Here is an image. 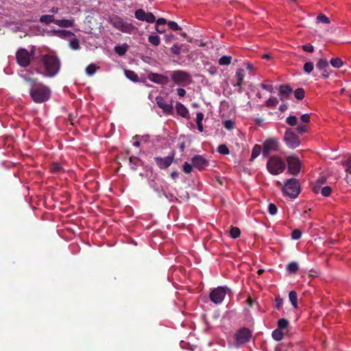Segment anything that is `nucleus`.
Listing matches in <instances>:
<instances>
[{"instance_id":"47","label":"nucleus","mask_w":351,"mask_h":351,"mask_svg":"<svg viewBox=\"0 0 351 351\" xmlns=\"http://www.w3.org/2000/svg\"><path fill=\"white\" fill-rule=\"evenodd\" d=\"M332 192V189L330 186H326L321 189V193L324 197H328Z\"/></svg>"},{"instance_id":"45","label":"nucleus","mask_w":351,"mask_h":351,"mask_svg":"<svg viewBox=\"0 0 351 351\" xmlns=\"http://www.w3.org/2000/svg\"><path fill=\"white\" fill-rule=\"evenodd\" d=\"M70 47L73 50H77L80 49V43L77 38H73L69 42Z\"/></svg>"},{"instance_id":"39","label":"nucleus","mask_w":351,"mask_h":351,"mask_svg":"<svg viewBox=\"0 0 351 351\" xmlns=\"http://www.w3.org/2000/svg\"><path fill=\"white\" fill-rule=\"evenodd\" d=\"M286 123L290 126H295L298 123V118L294 115H290L286 119Z\"/></svg>"},{"instance_id":"31","label":"nucleus","mask_w":351,"mask_h":351,"mask_svg":"<svg viewBox=\"0 0 351 351\" xmlns=\"http://www.w3.org/2000/svg\"><path fill=\"white\" fill-rule=\"evenodd\" d=\"M262 151V147L260 145H255L252 151L251 160L257 158Z\"/></svg>"},{"instance_id":"17","label":"nucleus","mask_w":351,"mask_h":351,"mask_svg":"<svg viewBox=\"0 0 351 351\" xmlns=\"http://www.w3.org/2000/svg\"><path fill=\"white\" fill-rule=\"evenodd\" d=\"M316 67L319 70L322 71V77L323 78H328L330 75V69L328 62L326 59H320L317 64Z\"/></svg>"},{"instance_id":"30","label":"nucleus","mask_w":351,"mask_h":351,"mask_svg":"<svg viewBox=\"0 0 351 351\" xmlns=\"http://www.w3.org/2000/svg\"><path fill=\"white\" fill-rule=\"evenodd\" d=\"M272 338L276 341H280L284 337V332L282 330L276 328L271 333Z\"/></svg>"},{"instance_id":"21","label":"nucleus","mask_w":351,"mask_h":351,"mask_svg":"<svg viewBox=\"0 0 351 351\" xmlns=\"http://www.w3.org/2000/svg\"><path fill=\"white\" fill-rule=\"evenodd\" d=\"M299 264L295 261L288 263L286 266V271L290 274H295L299 270Z\"/></svg>"},{"instance_id":"7","label":"nucleus","mask_w":351,"mask_h":351,"mask_svg":"<svg viewBox=\"0 0 351 351\" xmlns=\"http://www.w3.org/2000/svg\"><path fill=\"white\" fill-rule=\"evenodd\" d=\"M16 62L22 67H27L33 60L29 51L25 48H20L16 51Z\"/></svg>"},{"instance_id":"46","label":"nucleus","mask_w":351,"mask_h":351,"mask_svg":"<svg viewBox=\"0 0 351 351\" xmlns=\"http://www.w3.org/2000/svg\"><path fill=\"white\" fill-rule=\"evenodd\" d=\"M314 68L313 63L312 62H306L304 65V71L306 73H310L313 71Z\"/></svg>"},{"instance_id":"42","label":"nucleus","mask_w":351,"mask_h":351,"mask_svg":"<svg viewBox=\"0 0 351 351\" xmlns=\"http://www.w3.org/2000/svg\"><path fill=\"white\" fill-rule=\"evenodd\" d=\"M217 152L219 154H223V155H227V154H228L230 153L229 149L224 144H221V145L218 146Z\"/></svg>"},{"instance_id":"38","label":"nucleus","mask_w":351,"mask_h":351,"mask_svg":"<svg viewBox=\"0 0 351 351\" xmlns=\"http://www.w3.org/2000/svg\"><path fill=\"white\" fill-rule=\"evenodd\" d=\"M149 42L154 46H158L160 43V39L158 36L156 35H150L148 37Z\"/></svg>"},{"instance_id":"19","label":"nucleus","mask_w":351,"mask_h":351,"mask_svg":"<svg viewBox=\"0 0 351 351\" xmlns=\"http://www.w3.org/2000/svg\"><path fill=\"white\" fill-rule=\"evenodd\" d=\"M292 92L293 89L288 84L280 85L279 87V95L282 101L287 99Z\"/></svg>"},{"instance_id":"28","label":"nucleus","mask_w":351,"mask_h":351,"mask_svg":"<svg viewBox=\"0 0 351 351\" xmlns=\"http://www.w3.org/2000/svg\"><path fill=\"white\" fill-rule=\"evenodd\" d=\"M167 23L166 19L163 18H160L156 21V30L159 34H162L165 32V29H160V26H165Z\"/></svg>"},{"instance_id":"29","label":"nucleus","mask_w":351,"mask_h":351,"mask_svg":"<svg viewBox=\"0 0 351 351\" xmlns=\"http://www.w3.org/2000/svg\"><path fill=\"white\" fill-rule=\"evenodd\" d=\"M125 75L132 82H136L139 80L138 75L134 71L125 70Z\"/></svg>"},{"instance_id":"60","label":"nucleus","mask_w":351,"mask_h":351,"mask_svg":"<svg viewBox=\"0 0 351 351\" xmlns=\"http://www.w3.org/2000/svg\"><path fill=\"white\" fill-rule=\"evenodd\" d=\"M322 188V185L316 182L315 185L313 188V191L315 193H318L319 191L321 192Z\"/></svg>"},{"instance_id":"36","label":"nucleus","mask_w":351,"mask_h":351,"mask_svg":"<svg viewBox=\"0 0 351 351\" xmlns=\"http://www.w3.org/2000/svg\"><path fill=\"white\" fill-rule=\"evenodd\" d=\"M294 96L298 100H302L305 96L304 89L302 88H298L294 91Z\"/></svg>"},{"instance_id":"1","label":"nucleus","mask_w":351,"mask_h":351,"mask_svg":"<svg viewBox=\"0 0 351 351\" xmlns=\"http://www.w3.org/2000/svg\"><path fill=\"white\" fill-rule=\"evenodd\" d=\"M24 82L28 85L29 93L34 103L40 104L48 101L51 95L50 88L36 78L22 76Z\"/></svg>"},{"instance_id":"37","label":"nucleus","mask_w":351,"mask_h":351,"mask_svg":"<svg viewBox=\"0 0 351 351\" xmlns=\"http://www.w3.org/2000/svg\"><path fill=\"white\" fill-rule=\"evenodd\" d=\"M230 234L232 238L237 239L240 237L241 230L237 227L231 226Z\"/></svg>"},{"instance_id":"27","label":"nucleus","mask_w":351,"mask_h":351,"mask_svg":"<svg viewBox=\"0 0 351 351\" xmlns=\"http://www.w3.org/2000/svg\"><path fill=\"white\" fill-rule=\"evenodd\" d=\"M289 300L295 308H298V295L295 291H291L289 293Z\"/></svg>"},{"instance_id":"32","label":"nucleus","mask_w":351,"mask_h":351,"mask_svg":"<svg viewBox=\"0 0 351 351\" xmlns=\"http://www.w3.org/2000/svg\"><path fill=\"white\" fill-rule=\"evenodd\" d=\"M130 165L131 166V169L135 170L138 166L141 164V160L135 156H130L129 158Z\"/></svg>"},{"instance_id":"41","label":"nucleus","mask_w":351,"mask_h":351,"mask_svg":"<svg viewBox=\"0 0 351 351\" xmlns=\"http://www.w3.org/2000/svg\"><path fill=\"white\" fill-rule=\"evenodd\" d=\"M278 104V99L275 97H271L266 101V106L269 107H276Z\"/></svg>"},{"instance_id":"24","label":"nucleus","mask_w":351,"mask_h":351,"mask_svg":"<svg viewBox=\"0 0 351 351\" xmlns=\"http://www.w3.org/2000/svg\"><path fill=\"white\" fill-rule=\"evenodd\" d=\"M56 24L62 27H73L74 22H73V21H70L68 19H61V20H56Z\"/></svg>"},{"instance_id":"14","label":"nucleus","mask_w":351,"mask_h":351,"mask_svg":"<svg viewBox=\"0 0 351 351\" xmlns=\"http://www.w3.org/2000/svg\"><path fill=\"white\" fill-rule=\"evenodd\" d=\"M147 78L151 82L160 85H166L169 82V77L167 76L155 73H149Z\"/></svg>"},{"instance_id":"52","label":"nucleus","mask_w":351,"mask_h":351,"mask_svg":"<svg viewBox=\"0 0 351 351\" xmlns=\"http://www.w3.org/2000/svg\"><path fill=\"white\" fill-rule=\"evenodd\" d=\"M268 210L271 215H275L277 213L278 208L274 204L270 203L268 206Z\"/></svg>"},{"instance_id":"58","label":"nucleus","mask_w":351,"mask_h":351,"mask_svg":"<svg viewBox=\"0 0 351 351\" xmlns=\"http://www.w3.org/2000/svg\"><path fill=\"white\" fill-rule=\"evenodd\" d=\"M261 88L264 90H266L270 93L273 92L274 88L271 84H262L261 85Z\"/></svg>"},{"instance_id":"54","label":"nucleus","mask_w":351,"mask_h":351,"mask_svg":"<svg viewBox=\"0 0 351 351\" xmlns=\"http://www.w3.org/2000/svg\"><path fill=\"white\" fill-rule=\"evenodd\" d=\"M171 51L176 55H179L181 53V47L178 45H173L171 48Z\"/></svg>"},{"instance_id":"9","label":"nucleus","mask_w":351,"mask_h":351,"mask_svg":"<svg viewBox=\"0 0 351 351\" xmlns=\"http://www.w3.org/2000/svg\"><path fill=\"white\" fill-rule=\"evenodd\" d=\"M289 172L294 176L298 175L301 169V162L296 156H289L287 158Z\"/></svg>"},{"instance_id":"4","label":"nucleus","mask_w":351,"mask_h":351,"mask_svg":"<svg viewBox=\"0 0 351 351\" xmlns=\"http://www.w3.org/2000/svg\"><path fill=\"white\" fill-rule=\"evenodd\" d=\"M283 192L291 198L297 197L300 192L299 181L295 178L287 180L285 184Z\"/></svg>"},{"instance_id":"35","label":"nucleus","mask_w":351,"mask_h":351,"mask_svg":"<svg viewBox=\"0 0 351 351\" xmlns=\"http://www.w3.org/2000/svg\"><path fill=\"white\" fill-rule=\"evenodd\" d=\"M289 325V321L287 319L282 318L278 321L277 328L282 330L288 328Z\"/></svg>"},{"instance_id":"49","label":"nucleus","mask_w":351,"mask_h":351,"mask_svg":"<svg viewBox=\"0 0 351 351\" xmlns=\"http://www.w3.org/2000/svg\"><path fill=\"white\" fill-rule=\"evenodd\" d=\"M296 130L298 133L302 134H305L308 132V126L306 124H301V125H299L297 128H296Z\"/></svg>"},{"instance_id":"40","label":"nucleus","mask_w":351,"mask_h":351,"mask_svg":"<svg viewBox=\"0 0 351 351\" xmlns=\"http://www.w3.org/2000/svg\"><path fill=\"white\" fill-rule=\"evenodd\" d=\"M97 68L95 64H90L86 68V73L88 75H93L96 72Z\"/></svg>"},{"instance_id":"44","label":"nucleus","mask_w":351,"mask_h":351,"mask_svg":"<svg viewBox=\"0 0 351 351\" xmlns=\"http://www.w3.org/2000/svg\"><path fill=\"white\" fill-rule=\"evenodd\" d=\"M63 169H62V167L60 166V165L59 163H57V162H53L51 164V171L52 173H59L60 171H62Z\"/></svg>"},{"instance_id":"62","label":"nucleus","mask_w":351,"mask_h":351,"mask_svg":"<svg viewBox=\"0 0 351 351\" xmlns=\"http://www.w3.org/2000/svg\"><path fill=\"white\" fill-rule=\"evenodd\" d=\"M276 308L280 309V308L282 304V300L277 298L276 299Z\"/></svg>"},{"instance_id":"50","label":"nucleus","mask_w":351,"mask_h":351,"mask_svg":"<svg viewBox=\"0 0 351 351\" xmlns=\"http://www.w3.org/2000/svg\"><path fill=\"white\" fill-rule=\"evenodd\" d=\"M302 237V232L299 229H295L291 233V238L293 240H298Z\"/></svg>"},{"instance_id":"43","label":"nucleus","mask_w":351,"mask_h":351,"mask_svg":"<svg viewBox=\"0 0 351 351\" xmlns=\"http://www.w3.org/2000/svg\"><path fill=\"white\" fill-rule=\"evenodd\" d=\"M223 125L226 129L230 130L234 128L235 123L233 121L228 119L223 122Z\"/></svg>"},{"instance_id":"34","label":"nucleus","mask_w":351,"mask_h":351,"mask_svg":"<svg viewBox=\"0 0 351 351\" xmlns=\"http://www.w3.org/2000/svg\"><path fill=\"white\" fill-rule=\"evenodd\" d=\"M331 65L336 69H339L343 65V61L339 58H332L330 61Z\"/></svg>"},{"instance_id":"48","label":"nucleus","mask_w":351,"mask_h":351,"mask_svg":"<svg viewBox=\"0 0 351 351\" xmlns=\"http://www.w3.org/2000/svg\"><path fill=\"white\" fill-rule=\"evenodd\" d=\"M317 20L319 22H321V23H325V24H329L330 22V19L325 14H319L317 16Z\"/></svg>"},{"instance_id":"22","label":"nucleus","mask_w":351,"mask_h":351,"mask_svg":"<svg viewBox=\"0 0 351 351\" xmlns=\"http://www.w3.org/2000/svg\"><path fill=\"white\" fill-rule=\"evenodd\" d=\"M53 34L59 38H64L74 36V34L69 30L57 29L53 31Z\"/></svg>"},{"instance_id":"10","label":"nucleus","mask_w":351,"mask_h":351,"mask_svg":"<svg viewBox=\"0 0 351 351\" xmlns=\"http://www.w3.org/2000/svg\"><path fill=\"white\" fill-rule=\"evenodd\" d=\"M226 287H217L213 289L209 295L210 300L215 304H220L226 294Z\"/></svg>"},{"instance_id":"23","label":"nucleus","mask_w":351,"mask_h":351,"mask_svg":"<svg viewBox=\"0 0 351 351\" xmlns=\"http://www.w3.org/2000/svg\"><path fill=\"white\" fill-rule=\"evenodd\" d=\"M235 77L237 79V86H241L244 79V69H237L235 74Z\"/></svg>"},{"instance_id":"59","label":"nucleus","mask_w":351,"mask_h":351,"mask_svg":"<svg viewBox=\"0 0 351 351\" xmlns=\"http://www.w3.org/2000/svg\"><path fill=\"white\" fill-rule=\"evenodd\" d=\"M300 119L304 123H307L310 121L311 117L308 114H304L300 117Z\"/></svg>"},{"instance_id":"13","label":"nucleus","mask_w":351,"mask_h":351,"mask_svg":"<svg viewBox=\"0 0 351 351\" xmlns=\"http://www.w3.org/2000/svg\"><path fill=\"white\" fill-rule=\"evenodd\" d=\"M135 17L141 21H146L149 23H152L156 21V17L152 12H145L143 9H138L135 12Z\"/></svg>"},{"instance_id":"56","label":"nucleus","mask_w":351,"mask_h":351,"mask_svg":"<svg viewBox=\"0 0 351 351\" xmlns=\"http://www.w3.org/2000/svg\"><path fill=\"white\" fill-rule=\"evenodd\" d=\"M302 49H304V51H305L306 52H310V53H312L314 51V47L311 44H305V45H304L302 46Z\"/></svg>"},{"instance_id":"3","label":"nucleus","mask_w":351,"mask_h":351,"mask_svg":"<svg viewBox=\"0 0 351 351\" xmlns=\"http://www.w3.org/2000/svg\"><path fill=\"white\" fill-rule=\"evenodd\" d=\"M285 168V162L277 156L270 157L267 162V169L272 175L281 173L284 171Z\"/></svg>"},{"instance_id":"11","label":"nucleus","mask_w":351,"mask_h":351,"mask_svg":"<svg viewBox=\"0 0 351 351\" xmlns=\"http://www.w3.org/2000/svg\"><path fill=\"white\" fill-rule=\"evenodd\" d=\"M278 145L279 141L277 138H267L263 145V156L267 157L271 151H276L278 149Z\"/></svg>"},{"instance_id":"64","label":"nucleus","mask_w":351,"mask_h":351,"mask_svg":"<svg viewBox=\"0 0 351 351\" xmlns=\"http://www.w3.org/2000/svg\"><path fill=\"white\" fill-rule=\"evenodd\" d=\"M246 301H247V303L248 306L250 307H252V305H253V303H254L253 299L250 296H249Z\"/></svg>"},{"instance_id":"63","label":"nucleus","mask_w":351,"mask_h":351,"mask_svg":"<svg viewBox=\"0 0 351 351\" xmlns=\"http://www.w3.org/2000/svg\"><path fill=\"white\" fill-rule=\"evenodd\" d=\"M288 108V106L286 104H281L279 107V110L280 112L285 111Z\"/></svg>"},{"instance_id":"5","label":"nucleus","mask_w":351,"mask_h":351,"mask_svg":"<svg viewBox=\"0 0 351 351\" xmlns=\"http://www.w3.org/2000/svg\"><path fill=\"white\" fill-rule=\"evenodd\" d=\"M171 80L177 84H189L192 82L191 74L185 71L176 70L171 72Z\"/></svg>"},{"instance_id":"53","label":"nucleus","mask_w":351,"mask_h":351,"mask_svg":"<svg viewBox=\"0 0 351 351\" xmlns=\"http://www.w3.org/2000/svg\"><path fill=\"white\" fill-rule=\"evenodd\" d=\"M168 26L169 27V28L171 29L174 30V31L182 29V28L180 26H178L177 23H176L175 21H169L168 23Z\"/></svg>"},{"instance_id":"61","label":"nucleus","mask_w":351,"mask_h":351,"mask_svg":"<svg viewBox=\"0 0 351 351\" xmlns=\"http://www.w3.org/2000/svg\"><path fill=\"white\" fill-rule=\"evenodd\" d=\"M177 92H178V95L181 97H184L186 95V90L182 88H177Z\"/></svg>"},{"instance_id":"25","label":"nucleus","mask_w":351,"mask_h":351,"mask_svg":"<svg viewBox=\"0 0 351 351\" xmlns=\"http://www.w3.org/2000/svg\"><path fill=\"white\" fill-rule=\"evenodd\" d=\"M40 21L45 24H49L51 23L56 24V19H55L53 15H43L40 18Z\"/></svg>"},{"instance_id":"8","label":"nucleus","mask_w":351,"mask_h":351,"mask_svg":"<svg viewBox=\"0 0 351 351\" xmlns=\"http://www.w3.org/2000/svg\"><path fill=\"white\" fill-rule=\"evenodd\" d=\"M108 21L116 29L121 31L122 32H129L132 26L128 23L123 21L122 19L118 16L110 17Z\"/></svg>"},{"instance_id":"12","label":"nucleus","mask_w":351,"mask_h":351,"mask_svg":"<svg viewBox=\"0 0 351 351\" xmlns=\"http://www.w3.org/2000/svg\"><path fill=\"white\" fill-rule=\"evenodd\" d=\"M237 345L248 342L252 337V332L247 328H241L235 335Z\"/></svg>"},{"instance_id":"55","label":"nucleus","mask_w":351,"mask_h":351,"mask_svg":"<svg viewBox=\"0 0 351 351\" xmlns=\"http://www.w3.org/2000/svg\"><path fill=\"white\" fill-rule=\"evenodd\" d=\"M183 171L185 173H190L192 171V165L185 162L183 165Z\"/></svg>"},{"instance_id":"6","label":"nucleus","mask_w":351,"mask_h":351,"mask_svg":"<svg viewBox=\"0 0 351 351\" xmlns=\"http://www.w3.org/2000/svg\"><path fill=\"white\" fill-rule=\"evenodd\" d=\"M283 139L286 145L290 149H295L300 145V138L291 128L287 129Z\"/></svg>"},{"instance_id":"33","label":"nucleus","mask_w":351,"mask_h":351,"mask_svg":"<svg viewBox=\"0 0 351 351\" xmlns=\"http://www.w3.org/2000/svg\"><path fill=\"white\" fill-rule=\"evenodd\" d=\"M232 57L230 56H223L219 59V64L221 66H228L230 64Z\"/></svg>"},{"instance_id":"2","label":"nucleus","mask_w":351,"mask_h":351,"mask_svg":"<svg viewBox=\"0 0 351 351\" xmlns=\"http://www.w3.org/2000/svg\"><path fill=\"white\" fill-rule=\"evenodd\" d=\"M43 66L45 75L48 77H53L56 75L60 68V61L58 57L50 54L40 55L38 63L35 66V71L38 73H43L40 69Z\"/></svg>"},{"instance_id":"51","label":"nucleus","mask_w":351,"mask_h":351,"mask_svg":"<svg viewBox=\"0 0 351 351\" xmlns=\"http://www.w3.org/2000/svg\"><path fill=\"white\" fill-rule=\"evenodd\" d=\"M29 54H30V57L32 58V59L34 61V63H35V65L36 64V63H38V60H39L38 58H35V55H36V47L35 46H32L31 47V49H30V51H29Z\"/></svg>"},{"instance_id":"16","label":"nucleus","mask_w":351,"mask_h":351,"mask_svg":"<svg viewBox=\"0 0 351 351\" xmlns=\"http://www.w3.org/2000/svg\"><path fill=\"white\" fill-rule=\"evenodd\" d=\"M173 157L174 155L173 154L172 156H168L165 158L155 157L154 160L158 167L160 169H166L171 165Z\"/></svg>"},{"instance_id":"18","label":"nucleus","mask_w":351,"mask_h":351,"mask_svg":"<svg viewBox=\"0 0 351 351\" xmlns=\"http://www.w3.org/2000/svg\"><path fill=\"white\" fill-rule=\"evenodd\" d=\"M156 102L158 107L162 109L164 113L170 114L173 112V108L172 104H167L161 96L156 97Z\"/></svg>"},{"instance_id":"15","label":"nucleus","mask_w":351,"mask_h":351,"mask_svg":"<svg viewBox=\"0 0 351 351\" xmlns=\"http://www.w3.org/2000/svg\"><path fill=\"white\" fill-rule=\"evenodd\" d=\"M191 161L193 166L199 171H202L208 165V161L200 155H195Z\"/></svg>"},{"instance_id":"57","label":"nucleus","mask_w":351,"mask_h":351,"mask_svg":"<svg viewBox=\"0 0 351 351\" xmlns=\"http://www.w3.org/2000/svg\"><path fill=\"white\" fill-rule=\"evenodd\" d=\"M204 119V114L202 112H197L196 114V123L197 124H202V120Z\"/></svg>"},{"instance_id":"26","label":"nucleus","mask_w":351,"mask_h":351,"mask_svg":"<svg viewBox=\"0 0 351 351\" xmlns=\"http://www.w3.org/2000/svg\"><path fill=\"white\" fill-rule=\"evenodd\" d=\"M128 49V46L126 44L122 45H117L114 47V51L119 56H122L125 54Z\"/></svg>"},{"instance_id":"20","label":"nucleus","mask_w":351,"mask_h":351,"mask_svg":"<svg viewBox=\"0 0 351 351\" xmlns=\"http://www.w3.org/2000/svg\"><path fill=\"white\" fill-rule=\"evenodd\" d=\"M177 113L183 118L189 119V112L188 109L181 103L178 102L176 105Z\"/></svg>"}]
</instances>
